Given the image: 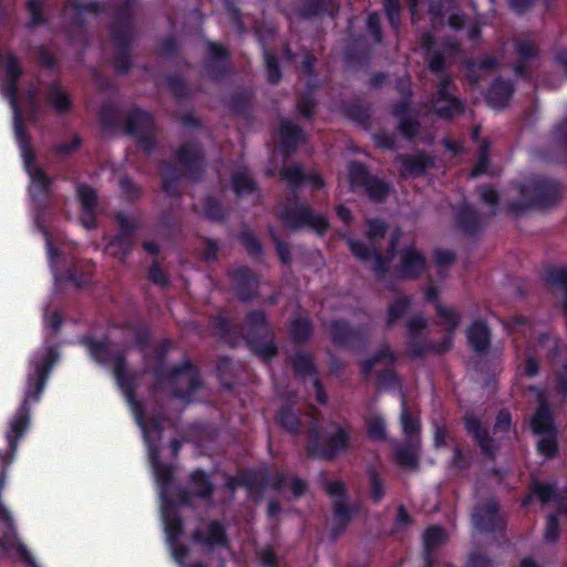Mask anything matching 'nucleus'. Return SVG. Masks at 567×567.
I'll use <instances>...</instances> for the list:
<instances>
[{"mask_svg":"<svg viewBox=\"0 0 567 567\" xmlns=\"http://www.w3.org/2000/svg\"><path fill=\"white\" fill-rule=\"evenodd\" d=\"M92 357L100 363H112L113 375L116 379L117 385L123 391L138 425L143 430L144 439L148 445L150 458L156 481L161 487V497L165 505L168 504L167 485L173 480V470L171 466L162 464L158 460L157 443L161 440V424L157 420L153 419L146 423L143 419V409L140 402L135 400L134 390L140 384L142 377L141 372L131 371L126 367L124 357L115 351L109 342L93 341L86 342Z\"/></svg>","mask_w":567,"mask_h":567,"instance_id":"obj_1","label":"nucleus"},{"mask_svg":"<svg viewBox=\"0 0 567 567\" xmlns=\"http://www.w3.org/2000/svg\"><path fill=\"white\" fill-rule=\"evenodd\" d=\"M0 69L3 70L6 76L3 94L10 101L14 113V134L20 144L24 167L31 179L30 193L32 196H40L48 192L51 181L42 168L34 164V153L28 141L27 133L22 124V116L18 107L17 81L20 78L22 70L18 59L10 53L0 58Z\"/></svg>","mask_w":567,"mask_h":567,"instance_id":"obj_2","label":"nucleus"},{"mask_svg":"<svg viewBox=\"0 0 567 567\" xmlns=\"http://www.w3.org/2000/svg\"><path fill=\"white\" fill-rule=\"evenodd\" d=\"M545 280L551 292L559 298L567 315V267H550L546 270ZM535 352L551 357L556 388L563 400H567V344L559 348L558 341L550 336H542Z\"/></svg>","mask_w":567,"mask_h":567,"instance_id":"obj_3","label":"nucleus"},{"mask_svg":"<svg viewBox=\"0 0 567 567\" xmlns=\"http://www.w3.org/2000/svg\"><path fill=\"white\" fill-rule=\"evenodd\" d=\"M386 231L388 225L383 220L369 219L367 221L365 231L367 243L353 239L348 240V245L352 254L370 267L379 279H382L385 276L396 244L401 237V233L399 230L393 231L390 235L385 255H383L382 241L384 240Z\"/></svg>","mask_w":567,"mask_h":567,"instance_id":"obj_4","label":"nucleus"},{"mask_svg":"<svg viewBox=\"0 0 567 567\" xmlns=\"http://www.w3.org/2000/svg\"><path fill=\"white\" fill-rule=\"evenodd\" d=\"M516 192L520 198L511 200L508 204V209L515 214H524L534 207L547 208L557 204L563 196L560 183L544 177H536L524 185H517Z\"/></svg>","mask_w":567,"mask_h":567,"instance_id":"obj_5","label":"nucleus"},{"mask_svg":"<svg viewBox=\"0 0 567 567\" xmlns=\"http://www.w3.org/2000/svg\"><path fill=\"white\" fill-rule=\"evenodd\" d=\"M175 165L168 163L162 168L163 189L171 196L178 193L175 186L178 176L197 178L203 167L202 151L194 143H185L177 152Z\"/></svg>","mask_w":567,"mask_h":567,"instance_id":"obj_6","label":"nucleus"},{"mask_svg":"<svg viewBox=\"0 0 567 567\" xmlns=\"http://www.w3.org/2000/svg\"><path fill=\"white\" fill-rule=\"evenodd\" d=\"M156 388L188 403L190 396L202 388V382L197 370L189 362H185L183 365L174 368L165 378L157 375Z\"/></svg>","mask_w":567,"mask_h":567,"instance_id":"obj_7","label":"nucleus"},{"mask_svg":"<svg viewBox=\"0 0 567 567\" xmlns=\"http://www.w3.org/2000/svg\"><path fill=\"white\" fill-rule=\"evenodd\" d=\"M530 390L536 392L539 401V408L530 421L533 432L540 436L537 443L538 451L546 457H551L557 452V431L554 425L553 415L546 403L544 393L536 389Z\"/></svg>","mask_w":567,"mask_h":567,"instance_id":"obj_8","label":"nucleus"},{"mask_svg":"<svg viewBox=\"0 0 567 567\" xmlns=\"http://www.w3.org/2000/svg\"><path fill=\"white\" fill-rule=\"evenodd\" d=\"M245 337L251 349L265 360L276 354V347L272 344L270 328L264 312L254 311L247 316Z\"/></svg>","mask_w":567,"mask_h":567,"instance_id":"obj_9","label":"nucleus"},{"mask_svg":"<svg viewBox=\"0 0 567 567\" xmlns=\"http://www.w3.org/2000/svg\"><path fill=\"white\" fill-rule=\"evenodd\" d=\"M353 427L347 422L332 421L324 433V445L313 449L311 453L322 458H333L348 450Z\"/></svg>","mask_w":567,"mask_h":567,"instance_id":"obj_10","label":"nucleus"},{"mask_svg":"<svg viewBox=\"0 0 567 567\" xmlns=\"http://www.w3.org/2000/svg\"><path fill=\"white\" fill-rule=\"evenodd\" d=\"M127 133L132 134L138 146L150 153L156 144L155 126L150 113L142 110H133L126 120Z\"/></svg>","mask_w":567,"mask_h":567,"instance_id":"obj_11","label":"nucleus"},{"mask_svg":"<svg viewBox=\"0 0 567 567\" xmlns=\"http://www.w3.org/2000/svg\"><path fill=\"white\" fill-rule=\"evenodd\" d=\"M280 216L284 225L290 229L310 226L317 231L322 233L328 228L326 218L321 215H315L306 205L290 203L281 210Z\"/></svg>","mask_w":567,"mask_h":567,"instance_id":"obj_12","label":"nucleus"},{"mask_svg":"<svg viewBox=\"0 0 567 567\" xmlns=\"http://www.w3.org/2000/svg\"><path fill=\"white\" fill-rule=\"evenodd\" d=\"M120 231L107 245L109 252L117 258H124L133 247V235L137 228V221L122 213L116 215Z\"/></svg>","mask_w":567,"mask_h":567,"instance_id":"obj_13","label":"nucleus"},{"mask_svg":"<svg viewBox=\"0 0 567 567\" xmlns=\"http://www.w3.org/2000/svg\"><path fill=\"white\" fill-rule=\"evenodd\" d=\"M112 42L116 50L114 66L118 72H125L131 65L127 50L133 40V31L127 22H116L111 30Z\"/></svg>","mask_w":567,"mask_h":567,"instance_id":"obj_14","label":"nucleus"},{"mask_svg":"<svg viewBox=\"0 0 567 567\" xmlns=\"http://www.w3.org/2000/svg\"><path fill=\"white\" fill-rule=\"evenodd\" d=\"M433 110L442 117H453L462 112L460 101L453 94V84L450 76H443L437 86V96L433 101Z\"/></svg>","mask_w":567,"mask_h":567,"instance_id":"obj_15","label":"nucleus"},{"mask_svg":"<svg viewBox=\"0 0 567 567\" xmlns=\"http://www.w3.org/2000/svg\"><path fill=\"white\" fill-rule=\"evenodd\" d=\"M395 164L403 177H417L434 166V161L424 152L403 154L395 157Z\"/></svg>","mask_w":567,"mask_h":567,"instance_id":"obj_16","label":"nucleus"},{"mask_svg":"<svg viewBox=\"0 0 567 567\" xmlns=\"http://www.w3.org/2000/svg\"><path fill=\"white\" fill-rule=\"evenodd\" d=\"M474 525L481 530L492 532L503 528L505 522L498 512V505L494 499L480 505L473 513Z\"/></svg>","mask_w":567,"mask_h":567,"instance_id":"obj_17","label":"nucleus"},{"mask_svg":"<svg viewBox=\"0 0 567 567\" xmlns=\"http://www.w3.org/2000/svg\"><path fill=\"white\" fill-rule=\"evenodd\" d=\"M439 322L446 330V336L440 342L439 351H449L453 346V333L461 322V315L452 307L440 302L435 305Z\"/></svg>","mask_w":567,"mask_h":567,"instance_id":"obj_18","label":"nucleus"},{"mask_svg":"<svg viewBox=\"0 0 567 567\" xmlns=\"http://www.w3.org/2000/svg\"><path fill=\"white\" fill-rule=\"evenodd\" d=\"M424 269L425 259L414 247H408L402 251L399 267V272L402 278H416Z\"/></svg>","mask_w":567,"mask_h":567,"instance_id":"obj_19","label":"nucleus"},{"mask_svg":"<svg viewBox=\"0 0 567 567\" xmlns=\"http://www.w3.org/2000/svg\"><path fill=\"white\" fill-rule=\"evenodd\" d=\"M193 539L207 547L226 545L224 528L217 522H212L197 529L193 535Z\"/></svg>","mask_w":567,"mask_h":567,"instance_id":"obj_20","label":"nucleus"},{"mask_svg":"<svg viewBox=\"0 0 567 567\" xmlns=\"http://www.w3.org/2000/svg\"><path fill=\"white\" fill-rule=\"evenodd\" d=\"M467 341L471 348L476 352H486L491 343V332L487 324L477 320L466 330Z\"/></svg>","mask_w":567,"mask_h":567,"instance_id":"obj_21","label":"nucleus"},{"mask_svg":"<svg viewBox=\"0 0 567 567\" xmlns=\"http://www.w3.org/2000/svg\"><path fill=\"white\" fill-rule=\"evenodd\" d=\"M231 276L238 297L243 301L252 298L257 284L250 270L245 267H238L233 271Z\"/></svg>","mask_w":567,"mask_h":567,"instance_id":"obj_22","label":"nucleus"},{"mask_svg":"<svg viewBox=\"0 0 567 567\" xmlns=\"http://www.w3.org/2000/svg\"><path fill=\"white\" fill-rule=\"evenodd\" d=\"M411 307V298L406 295H398L395 298L389 303L386 316H385V327L391 329L400 319H402Z\"/></svg>","mask_w":567,"mask_h":567,"instance_id":"obj_23","label":"nucleus"},{"mask_svg":"<svg viewBox=\"0 0 567 567\" xmlns=\"http://www.w3.org/2000/svg\"><path fill=\"white\" fill-rule=\"evenodd\" d=\"M281 147L285 152L293 151L299 143L305 141L303 132L290 121L280 124Z\"/></svg>","mask_w":567,"mask_h":567,"instance_id":"obj_24","label":"nucleus"},{"mask_svg":"<svg viewBox=\"0 0 567 567\" xmlns=\"http://www.w3.org/2000/svg\"><path fill=\"white\" fill-rule=\"evenodd\" d=\"M513 91V85L508 81H496L488 92V104L494 109H502L506 106Z\"/></svg>","mask_w":567,"mask_h":567,"instance_id":"obj_25","label":"nucleus"},{"mask_svg":"<svg viewBox=\"0 0 567 567\" xmlns=\"http://www.w3.org/2000/svg\"><path fill=\"white\" fill-rule=\"evenodd\" d=\"M447 540V534L439 526H432L427 528L423 536L424 551H425V567H431L432 559L431 553L439 546L443 545Z\"/></svg>","mask_w":567,"mask_h":567,"instance_id":"obj_26","label":"nucleus"},{"mask_svg":"<svg viewBox=\"0 0 567 567\" xmlns=\"http://www.w3.org/2000/svg\"><path fill=\"white\" fill-rule=\"evenodd\" d=\"M516 52L522 62L515 66V73L519 76L524 75L526 62L537 58V47L532 39H518L515 44Z\"/></svg>","mask_w":567,"mask_h":567,"instance_id":"obj_27","label":"nucleus"},{"mask_svg":"<svg viewBox=\"0 0 567 567\" xmlns=\"http://www.w3.org/2000/svg\"><path fill=\"white\" fill-rule=\"evenodd\" d=\"M29 411L25 404L17 413L10 424V431L7 434L11 450H16L18 440L23 435L29 424Z\"/></svg>","mask_w":567,"mask_h":567,"instance_id":"obj_28","label":"nucleus"},{"mask_svg":"<svg viewBox=\"0 0 567 567\" xmlns=\"http://www.w3.org/2000/svg\"><path fill=\"white\" fill-rule=\"evenodd\" d=\"M48 102L60 114L68 113L72 109L69 94L59 85H50L47 94Z\"/></svg>","mask_w":567,"mask_h":567,"instance_id":"obj_29","label":"nucleus"},{"mask_svg":"<svg viewBox=\"0 0 567 567\" xmlns=\"http://www.w3.org/2000/svg\"><path fill=\"white\" fill-rule=\"evenodd\" d=\"M395 361V354L388 346H383L377 354L367 360L362 365V372L367 375L371 370L388 368Z\"/></svg>","mask_w":567,"mask_h":567,"instance_id":"obj_30","label":"nucleus"},{"mask_svg":"<svg viewBox=\"0 0 567 567\" xmlns=\"http://www.w3.org/2000/svg\"><path fill=\"white\" fill-rule=\"evenodd\" d=\"M465 425L468 433L473 434L477 443L484 453H492L493 444L492 440L488 437L485 429L481 426L478 420L474 416H467L465 419Z\"/></svg>","mask_w":567,"mask_h":567,"instance_id":"obj_31","label":"nucleus"},{"mask_svg":"<svg viewBox=\"0 0 567 567\" xmlns=\"http://www.w3.org/2000/svg\"><path fill=\"white\" fill-rule=\"evenodd\" d=\"M440 342L427 341L420 337L409 338L408 351L414 358H420L427 353H444L445 351H439Z\"/></svg>","mask_w":567,"mask_h":567,"instance_id":"obj_32","label":"nucleus"},{"mask_svg":"<svg viewBox=\"0 0 567 567\" xmlns=\"http://www.w3.org/2000/svg\"><path fill=\"white\" fill-rule=\"evenodd\" d=\"M233 186L239 196L252 193L256 188V184L246 168H240L234 173Z\"/></svg>","mask_w":567,"mask_h":567,"instance_id":"obj_33","label":"nucleus"},{"mask_svg":"<svg viewBox=\"0 0 567 567\" xmlns=\"http://www.w3.org/2000/svg\"><path fill=\"white\" fill-rule=\"evenodd\" d=\"M396 463L405 470H414L417 466V452L414 445L398 447L394 454Z\"/></svg>","mask_w":567,"mask_h":567,"instance_id":"obj_34","label":"nucleus"},{"mask_svg":"<svg viewBox=\"0 0 567 567\" xmlns=\"http://www.w3.org/2000/svg\"><path fill=\"white\" fill-rule=\"evenodd\" d=\"M372 176L368 173L365 167L357 162L349 165V179L350 185L354 189L357 187H365Z\"/></svg>","mask_w":567,"mask_h":567,"instance_id":"obj_35","label":"nucleus"},{"mask_svg":"<svg viewBox=\"0 0 567 567\" xmlns=\"http://www.w3.org/2000/svg\"><path fill=\"white\" fill-rule=\"evenodd\" d=\"M365 423L368 434L371 439L377 441H384L386 439L385 422L380 415H369Z\"/></svg>","mask_w":567,"mask_h":567,"instance_id":"obj_36","label":"nucleus"},{"mask_svg":"<svg viewBox=\"0 0 567 567\" xmlns=\"http://www.w3.org/2000/svg\"><path fill=\"white\" fill-rule=\"evenodd\" d=\"M193 494L203 498H208L212 495V485L208 482L206 475L196 471L192 474Z\"/></svg>","mask_w":567,"mask_h":567,"instance_id":"obj_37","label":"nucleus"},{"mask_svg":"<svg viewBox=\"0 0 567 567\" xmlns=\"http://www.w3.org/2000/svg\"><path fill=\"white\" fill-rule=\"evenodd\" d=\"M364 189L371 199L380 202L388 196L390 192V185L379 179L378 177L372 176Z\"/></svg>","mask_w":567,"mask_h":567,"instance_id":"obj_38","label":"nucleus"},{"mask_svg":"<svg viewBox=\"0 0 567 567\" xmlns=\"http://www.w3.org/2000/svg\"><path fill=\"white\" fill-rule=\"evenodd\" d=\"M368 478L370 485V496L373 499V502L378 503L383 498L385 494L383 482L378 471L373 467L369 468Z\"/></svg>","mask_w":567,"mask_h":567,"instance_id":"obj_39","label":"nucleus"},{"mask_svg":"<svg viewBox=\"0 0 567 567\" xmlns=\"http://www.w3.org/2000/svg\"><path fill=\"white\" fill-rule=\"evenodd\" d=\"M85 11L95 13L99 11V4L94 2L81 4L79 0H68L64 8V17H70L76 21V17Z\"/></svg>","mask_w":567,"mask_h":567,"instance_id":"obj_40","label":"nucleus"},{"mask_svg":"<svg viewBox=\"0 0 567 567\" xmlns=\"http://www.w3.org/2000/svg\"><path fill=\"white\" fill-rule=\"evenodd\" d=\"M331 338L338 343H348L351 341L354 332L342 321H333L329 326Z\"/></svg>","mask_w":567,"mask_h":567,"instance_id":"obj_41","label":"nucleus"},{"mask_svg":"<svg viewBox=\"0 0 567 567\" xmlns=\"http://www.w3.org/2000/svg\"><path fill=\"white\" fill-rule=\"evenodd\" d=\"M458 224L464 231H474L480 225L476 212L468 206L463 207L458 213Z\"/></svg>","mask_w":567,"mask_h":567,"instance_id":"obj_42","label":"nucleus"},{"mask_svg":"<svg viewBox=\"0 0 567 567\" xmlns=\"http://www.w3.org/2000/svg\"><path fill=\"white\" fill-rule=\"evenodd\" d=\"M163 517L167 538L171 543H175L182 534V520L167 512H164Z\"/></svg>","mask_w":567,"mask_h":567,"instance_id":"obj_43","label":"nucleus"},{"mask_svg":"<svg viewBox=\"0 0 567 567\" xmlns=\"http://www.w3.org/2000/svg\"><path fill=\"white\" fill-rule=\"evenodd\" d=\"M311 333V326L307 318H297L291 323V334L298 342H302L308 339Z\"/></svg>","mask_w":567,"mask_h":567,"instance_id":"obj_44","label":"nucleus"},{"mask_svg":"<svg viewBox=\"0 0 567 567\" xmlns=\"http://www.w3.org/2000/svg\"><path fill=\"white\" fill-rule=\"evenodd\" d=\"M333 515L337 523L343 528L352 518L351 509L344 499H333Z\"/></svg>","mask_w":567,"mask_h":567,"instance_id":"obj_45","label":"nucleus"},{"mask_svg":"<svg viewBox=\"0 0 567 567\" xmlns=\"http://www.w3.org/2000/svg\"><path fill=\"white\" fill-rule=\"evenodd\" d=\"M54 360H45L44 362H41L35 368V391L34 395L37 396L43 389L45 379L48 378V374L51 370V367L53 364Z\"/></svg>","mask_w":567,"mask_h":567,"instance_id":"obj_46","label":"nucleus"},{"mask_svg":"<svg viewBox=\"0 0 567 567\" xmlns=\"http://www.w3.org/2000/svg\"><path fill=\"white\" fill-rule=\"evenodd\" d=\"M408 337H419L422 331L427 327V320L421 316H412L406 320Z\"/></svg>","mask_w":567,"mask_h":567,"instance_id":"obj_47","label":"nucleus"},{"mask_svg":"<svg viewBox=\"0 0 567 567\" xmlns=\"http://www.w3.org/2000/svg\"><path fill=\"white\" fill-rule=\"evenodd\" d=\"M488 148H489L488 143L486 141H484L480 147L478 161H477L475 167L473 168V171L471 172L472 177H476V176L482 175L487 172Z\"/></svg>","mask_w":567,"mask_h":567,"instance_id":"obj_48","label":"nucleus"},{"mask_svg":"<svg viewBox=\"0 0 567 567\" xmlns=\"http://www.w3.org/2000/svg\"><path fill=\"white\" fill-rule=\"evenodd\" d=\"M280 423L289 432L296 433L299 430V420L290 408H284L280 412Z\"/></svg>","mask_w":567,"mask_h":567,"instance_id":"obj_49","label":"nucleus"},{"mask_svg":"<svg viewBox=\"0 0 567 567\" xmlns=\"http://www.w3.org/2000/svg\"><path fill=\"white\" fill-rule=\"evenodd\" d=\"M78 195L82 205V209H95L96 194L94 189L89 186L82 185L78 188Z\"/></svg>","mask_w":567,"mask_h":567,"instance_id":"obj_50","label":"nucleus"},{"mask_svg":"<svg viewBox=\"0 0 567 567\" xmlns=\"http://www.w3.org/2000/svg\"><path fill=\"white\" fill-rule=\"evenodd\" d=\"M559 524L556 515L547 517L546 527L544 530V538L549 544H555L559 537Z\"/></svg>","mask_w":567,"mask_h":567,"instance_id":"obj_51","label":"nucleus"},{"mask_svg":"<svg viewBox=\"0 0 567 567\" xmlns=\"http://www.w3.org/2000/svg\"><path fill=\"white\" fill-rule=\"evenodd\" d=\"M303 3L302 14L312 16L320 11H327L331 0H301Z\"/></svg>","mask_w":567,"mask_h":567,"instance_id":"obj_52","label":"nucleus"},{"mask_svg":"<svg viewBox=\"0 0 567 567\" xmlns=\"http://www.w3.org/2000/svg\"><path fill=\"white\" fill-rule=\"evenodd\" d=\"M265 64H266V69H267L268 81L271 84L278 83L281 78V74L278 69L276 58L272 54H270L269 52H265Z\"/></svg>","mask_w":567,"mask_h":567,"instance_id":"obj_53","label":"nucleus"},{"mask_svg":"<svg viewBox=\"0 0 567 567\" xmlns=\"http://www.w3.org/2000/svg\"><path fill=\"white\" fill-rule=\"evenodd\" d=\"M280 175L292 187L299 185L306 178L299 166L286 167L281 169Z\"/></svg>","mask_w":567,"mask_h":567,"instance_id":"obj_54","label":"nucleus"},{"mask_svg":"<svg viewBox=\"0 0 567 567\" xmlns=\"http://www.w3.org/2000/svg\"><path fill=\"white\" fill-rule=\"evenodd\" d=\"M384 9L393 29L400 25V2L399 0H383Z\"/></svg>","mask_w":567,"mask_h":567,"instance_id":"obj_55","label":"nucleus"},{"mask_svg":"<svg viewBox=\"0 0 567 567\" xmlns=\"http://www.w3.org/2000/svg\"><path fill=\"white\" fill-rule=\"evenodd\" d=\"M240 241L251 256H258L261 252V246L251 233L243 231L240 234Z\"/></svg>","mask_w":567,"mask_h":567,"instance_id":"obj_56","label":"nucleus"},{"mask_svg":"<svg viewBox=\"0 0 567 567\" xmlns=\"http://www.w3.org/2000/svg\"><path fill=\"white\" fill-rule=\"evenodd\" d=\"M292 364L296 372L302 375L310 374L313 370L312 361L306 354H296Z\"/></svg>","mask_w":567,"mask_h":567,"instance_id":"obj_57","label":"nucleus"},{"mask_svg":"<svg viewBox=\"0 0 567 567\" xmlns=\"http://www.w3.org/2000/svg\"><path fill=\"white\" fill-rule=\"evenodd\" d=\"M523 373L527 377H535L539 371L538 360L534 357L532 351H527L524 354L523 363H522Z\"/></svg>","mask_w":567,"mask_h":567,"instance_id":"obj_58","label":"nucleus"},{"mask_svg":"<svg viewBox=\"0 0 567 567\" xmlns=\"http://www.w3.org/2000/svg\"><path fill=\"white\" fill-rule=\"evenodd\" d=\"M28 10L31 17L30 27H38L44 22L42 17V2L40 0H30Z\"/></svg>","mask_w":567,"mask_h":567,"instance_id":"obj_59","label":"nucleus"},{"mask_svg":"<svg viewBox=\"0 0 567 567\" xmlns=\"http://www.w3.org/2000/svg\"><path fill=\"white\" fill-rule=\"evenodd\" d=\"M401 424L404 433L408 435H413L419 431L417 420L413 419L405 408H403L401 413Z\"/></svg>","mask_w":567,"mask_h":567,"instance_id":"obj_60","label":"nucleus"},{"mask_svg":"<svg viewBox=\"0 0 567 567\" xmlns=\"http://www.w3.org/2000/svg\"><path fill=\"white\" fill-rule=\"evenodd\" d=\"M120 186L122 193L128 198L134 199L140 196L141 188L128 177H122L120 179Z\"/></svg>","mask_w":567,"mask_h":567,"instance_id":"obj_61","label":"nucleus"},{"mask_svg":"<svg viewBox=\"0 0 567 567\" xmlns=\"http://www.w3.org/2000/svg\"><path fill=\"white\" fill-rule=\"evenodd\" d=\"M399 128L404 136L411 138L416 134L419 123L415 120L403 116L400 118Z\"/></svg>","mask_w":567,"mask_h":567,"instance_id":"obj_62","label":"nucleus"},{"mask_svg":"<svg viewBox=\"0 0 567 567\" xmlns=\"http://www.w3.org/2000/svg\"><path fill=\"white\" fill-rule=\"evenodd\" d=\"M205 215L214 220H218L224 216L223 209L215 199L207 198L204 206Z\"/></svg>","mask_w":567,"mask_h":567,"instance_id":"obj_63","label":"nucleus"},{"mask_svg":"<svg viewBox=\"0 0 567 567\" xmlns=\"http://www.w3.org/2000/svg\"><path fill=\"white\" fill-rule=\"evenodd\" d=\"M258 557L264 567H277V557L270 547H264L258 551Z\"/></svg>","mask_w":567,"mask_h":567,"instance_id":"obj_64","label":"nucleus"}]
</instances>
